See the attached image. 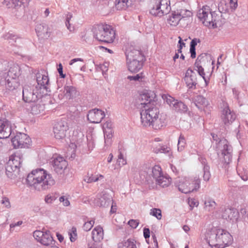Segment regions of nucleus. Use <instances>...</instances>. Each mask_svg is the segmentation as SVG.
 <instances>
[{
  "instance_id": "58836bf2",
  "label": "nucleus",
  "mask_w": 248,
  "mask_h": 248,
  "mask_svg": "<svg viewBox=\"0 0 248 248\" xmlns=\"http://www.w3.org/2000/svg\"><path fill=\"white\" fill-rule=\"evenodd\" d=\"M150 214L156 217L158 219H160L162 217L161 211L159 209H152L150 210Z\"/></svg>"
},
{
  "instance_id": "052dcab7",
  "label": "nucleus",
  "mask_w": 248,
  "mask_h": 248,
  "mask_svg": "<svg viewBox=\"0 0 248 248\" xmlns=\"http://www.w3.org/2000/svg\"><path fill=\"white\" fill-rule=\"evenodd\" d=\"M117 210V205L116 203L113 202L111 205L110 212L111 213H114L116 212Z\"/></svg>"
},
{
  "instance_id": "2f4dec72",
  "label": "nucleus",
  "mask_w": 248,
  "mask_h": 248,
  "mask_svg": "<svg viewBox=\"0 0 248 248\" xmlns=\"http://www.w3.org/2000/svg\"><path fill=\"white\" fill-rule=\"evenodd\" d=\"M118 248H137L135 242L134 240L128 239L126 241L122 242L118 244Z\"/></svg>"
},
{
  "instance_id": "c756f323",
  "label": "nucleus",
  "mask_w": 248,
  "mask_h": 248,
  "mask_svg": "<svg viewBox=\"0 0 248 248\" xmlns=\"http://www.w3.org/2000/svg\"><path fill=\"white\" fill-rule=\"evenodd\" d=\"M130 4V0H115V6L119 10L126 9Z\"/></svg>"
},
{
  "instance_id": "a878e982",
  "label": "nucleus",
  "mask_w": 248,
  "mask_h": 248,
  "mask_svg": "<svg viewBox=\"0 0 248 248\" xmlns=\"http://www.w3.org/2000/svg\"><path fill=\"white\" fill-rule=\"evenodd\" d=\"M36 31L38 36L43 38L47 39L50 36V33L46 26L39 25L36 27Z\"/></svg>"
},
{
  "instance_id": "7ed1b4c3",
  "label": "nucleus",
  "mask_w": 248,
  "mask_h": 248,
  "mask_svg": "<svg viewBox=\"0 0 248 248\" xmlns=\"http://www.w3.org/2000/svg\"><path fill=\"white\" fill-rule=\"evenodd\" d=\"M232 237L227 232L219 229L216 234L209 237L208 243L212 248H224L231 243Z\"/></svg>"
},
{
  "instance_id": "aec40b11",
  "label": "nucleus",
  "mask_w": 248,
  "mask_h": 248,
  "mask_svg": "<svg viewBox=\"0 0 248 248\" xmlns=\"http://www.w3.org/2000/svg\"><path fill=\"white\" fill-rule=\"evenodd\" d=\"M195 104L200 110L205 112L210 110V106L207 100L202 96L199 95L196 97L195 100Z\"/></svg>"
},
{
  "instance_id": "bf43d9fd",
  "label": "nucleus",
  "mask_w": 248,
  "mask_h": 248,
  "mask_svg": "<svg viewBox=\"0 0 248 248\" xmlns=\"http://www.w3.org/2000/svg\"><path fill=\"white\" fill-rule=\"evenodd\" d=\"M198 42H199V40H198L197 39H193L190 43V47H195V46L197 45Z\"/></svg>"
},
{
  "instance_id": "8fccbe9b",
  "label": "nucleus",
  "mask_w": 248,
  "mask_h": 248,
  "mask_svg": "<svg viewBox=\"0 0 248 248\" xmlns=\"http://www.w3.org/2000/svg\"><path fill=\"white\" fill-rule=\"evenodd\" d=\"M225 212L228 214V218L231 219H232L233 217H235V215L237 214V212L231 209H227L225 210Z\"/></svg>"
},
{
  "instance_id": "f8f14e48",
  "label": "nucleus",
  "mask_w": 248,
  "mask_h": 248,
  "mask_svg": "<svg viewBox=\"0 0 248 248\" xmlns=\"http://www.w3.org/2000/svg\"><path fill=\"white\" fill-rule=\"evenodd\" d=\"M33 237L43 245L51 247L55 244V241L49 231H35L33 232Z\"/></svg>"
},
{
  "instance_id": "4468645a",
  "label": "nucleus",
  "mask_w": 248,
  "mask_h": 248,
  "mask_svg": "<svg viewBox=\"0 0 248 248\" xmlns=\"http://www.w3.org/2000/svg\"><path fill=\"white\" fill-rule=\"evenodd\" d=\"M126 60L143 61L144 55L140 50L136 49L134 46H131L128 48L125 52Z\"/></svg>"
},
{
  "instance_id": "13d9d810",
  "label": "nucleus",
  "mask_w": 248,
  "mask_h": 248,
  "mask_svg": "<svg viewBox=\"0 0 248 248\" xmlns=\"http://www.w3.org/2000/svg\"><path fill=\"white\" fill-rule=\"evenodd\" d=\"M179 49L178 50V52L181 53V49L183 46H185V43H184L182 41V38L181 37H179Z\"/></svg>"
},
{
  "instance_id": "9b49d317",
  "label": "nucleus",
  "mask_w": 248,
  "mask_h": 248,
  "mask_svg": "<svg viewBox=\"0 0 248 248\" xmlns=\"http://www.w3.org/2000/svg\"><path fill=\"white\" fill-rule=\"evenodd\" d=\"M22 162V155L20 153H15L9 157L7 163L6 170L7 171L12 173L18 171L21 167Z\"/></svg>"
},
{
  "instance_id": "7c9ffc66",
  "label": "nucleus",
  "mask_w": 248,
  "mask_h": 248,
  "mask_svg": "<svg viewBox=\"0 0 248 248\" xmlns=\"http://www.w3.org/2000/svg\"><path fill=\"white\" fill-rule=\"evenodd\" d=\"M152 175L153 178L155 179V181H156L164 174L162 173L161 167L159 166L155 165L152 168Z\"/></svg>"
},
{
  "instance_id": "c9c22d12",
  "label": "nucleus",
  "mask_w": 248,
  "mask_h": 248,
  "mask_svg": "<svg viewBox=\"0 0 248 248\" xmlns=\"http://www.w3.org/2000/svg\"><path fill=\"white\" fill-rule=\"evenodd\" d=\"M186 145V141L183 135H181L178 142V150L182 151L184 150Z\"/></svg>"
},
{
  "instance_id": "412c9836",
  "label": "nucleus",
  "mask_w": 248,
  "mask_h": 248,
  "mask_svg": "<svg viewBox=\"0 0 248 248\" xmlns=\"http://www.w3.org/2000/svg\"><path fill=\"white\" fill-rule=\"evenodd\" d=\"M128 70L131 73H137L142 67L143 61L126 60Z\"/></svg>"
},
{
  "instance_id": "20e7f679",
  "label": "nucleus",
  "mask_w": 248,
  "mask_h": 248,
  "mask_svg": "<svg viewBox=\"0 0 248 248\" xmlns=\"http://www.w3.org/2000/svg\"><path fill=\"white\" fill-rule=\"evenodd\" d=\"M191 11L186 8H179L171 11L167 17L168 24L172 27L177 26L181 20H186L192 17Z\"/></svg>"
},
{
  "instance_id": "680f3d73",
  "label": "nucleus",
  "mask_w": 248,
  "mask_h": 248,
  "mask_svg": "<svg viewBox=\"0 0 248 248\" xmlns=\"http://www.w3.org/2000/svg\"><path fill=\"white\" fill-rule=\"evenodd\" d=\"M72 17V16L71 15H67L66 21V25L67 27V28L70 30L72 31L70 27V24H69V18Z\"/></svg>"
},
{
  "instance_id": "3c124183",
  "label": "nucleus",
  "mask_w": 248,
  "mask_h": 248,
  "mask_svg": "<svg viewBox=\"0 0 248 248\" xmlns=\"http://www.w3.org/2000/svg\"><path fill=\"white\" fill-rule=\"evenodd\" d=\"M128 225L133 229H136L139 224L138 220L131 219L128 222Z\"/></svg>"
},
{
  "instance_id": "de8ad7c7",
  "label": "nucleus",
  "mask_w": 248,
  "mask_h": 248,
  "mask_svg": "<svg viewBox=\"0 0 248 248\" xmlns=\"http://www.w3.org/2000/svg\"><path fill=\"white\" fill-rule=\"evenodd\" d=\"M1 203L3 205V207L6 209H9L11 207V203L8 198L6 197H3L1 201Z\"/></svg>"
},
{
  "instance_id": "bb28decb",
  "label": "nucleus",
  "mask_w": 248,
  "mask_h": 248,
  "mask_svg": "<svg viewBox=\"0 0 248 248\" xmlns=\"http://www.w3.org/2000/svg\"><path fill=\"white\" fill-rule=\"evenodd\" d=\"M104 178V176L100 174H94L92 173H88L87 175L84 179L85 181L88 183L97 182L99 180H102Z\"/></svg>"
},
{
  "instance_id": "6e6d98bb",
  "label": "nucleus",
  "mask_w": 248,
  "mask_h": 248,
  "mask_svg": "<svg viewBox=\"0 0 248 248\" xmlns=\"http://www.w3.org/2000/svg\"><path fill=\"white\" fill-rule=\"evenodd\" d=\"M58 71L60 74V75L61 78H64L65 77V75L63 74L62 72V65L61 63H59L58 67Z\"/></svg>"
},
{
  "instance_id": "423d86ee",
  "label": "nucleus",
  "mask_w": 248,
  "mask_h": 248,
  "mask_svg": "<svg viewBox=\"0 0 248 248\" xmlns=\"http://www.w3.org/2000/svg\"><path fill=\"white\" fill-rule=\"evenodd\" d=\"M179 190L183 193H188L198 189L200 186L199 178H182L177 184Z\"/></svg>"
},
{
  "instance_id": "5701e85b",
  "label": "nucleus",
  "mask_w": 248,
  "mask_h": 248,
  "mask_svg": "<svg viewBox=\"0 0 248 248\" xmlns=\"http://www.w3.org/2000/svg\"><path fill=\"white\" fill-rule=\"evenodd\" d=\"M92 239L95 242H100L104 237V231L102 227L97 226L95 227L92 232Z\"/></svg>"
},
{
  "instance_id": "cd10ccee",
  "label": "nucleus",
  "mask_w": 248,
  "mask_h": 248,
  "mask_svg": "<svg viewBox=\"0 0 248 248\" xmlns=\"http://www.w3.org/2000/svg\"><path fill=\"white\" fill-rule=\"evenodd\" d=\"M20 75V68L18 65H14L10 69L8 75L12 79H16Z\"/></svg>"
},
{
  "instance_id": "603ef678",
  "label": "nucleus",
  "mask_w": 248,
  "mask_h": 248,
  "mask_svg": "<svg viewBox=\"0 0 248 248\" xmlns=\"http://www.w3.org/2000/svg\"><path fill=\"white\" fill-rule=\"evenodd\" d=\"M59 200L62 203V204L65 206H67L70 205V202L67 198L64 196H62L60 198Z\"/></svg>"
},
{
  "instance_id": "5fc2aeb1",
  "label": "nucleus",
  "mask_w": 248,
  "mask_h": 248,
  "mask_svg": "<svg viewBox=\"0 0 248 248\" xmlns=\"http://www.w3.org/2000/svg\"><path fill=\"white\" fill-rule=\"evenodd\" d=\"M23 223L22 221H18L16 223H13L10 224V230L11 231H13L15 229V228L17 226H20Z\"/></svg>"
},
{
  "instance_id": "f257e3e1",
  "label": "nucleus",
  "mask_w": 248,
  "mask_h": 248,
  "mask_svg": "<svg viewBox=\"0 0 248 248\" xmlns=\"http://www.w3.org/2000/svg\"><path fill=\"white\" fill-rule=\"evenodd\" d=\"M27 184L37 191L49 189L55 184V181L47 170L43 169L32 170L27 176Z\"/></svg>"
},
{
  "instance_id": "a211bd4d",
  "label": "nucleus",
  "mask_w": 248,
  "mask_h": 248,
  "mask_svg": "<svg viewBox=\"0 0 248 248\" xmlns=\"http://www.w3.org/2000/svg\"><path fill=\"white\" fill-rule=\"evenodd\" d=\"M53 168L55 171L62 173L68 166L67 162L62 157L58 156L53 160Z\"/></svg>"
},
{
  "instance_id": "864d4df0",
  "label": "nucleus",
  "mask_w": 248,
  "mask_h": 248,
  "mask_svg": "<svg viewBox=\"0 0 248 248\" xmlns=\"http://www.w3.org/2000/svg\"><path fill=\"white\" fill-rule=\"evenodd\" d=\"M188 202L189 206L191 207V209L194 206H197L199 204L198 202L194 199H189Z\"/></svg>"
},
{
  "instance_id": "f704fd0d",
  "label": "nucleus",
  "mask_w": 248,
  "mask_h": 248,
  "mask_svg": "<svg viewBox=\"0 0 248 248\" xmlns=\"http://www.w3.org/2000/svg\"><path fill=\"white\" fill-rule=\"evenodd\" d=\"M205 209L208 211H213L216 206V203L211 199H208L205 201Z\"/></svg>"
},
{
  "instance_id": "0e129e2a",
  "label": "nucleus",
  "mask_w": 248,
  "mask_h": 248,
  "mask_svg": "<svg viewBox=\"0 0 248 248\" xmlns=\"http://www.w3.org/2000/svg\"><path fill=\"white\" fill-rule=\"evenodd\" d=\"M190 51L191 52V57L192 58H194L196 57V52H195V47H190Z\"/></svg>"
},
{
  "instance_id": "338daca9",
  "label": "nucleus",
  "mask_w": 248,
  "mask_h": 248,
  "mask_svg": "<svg viewBox=\"0 0 248 248\" xmlns=\"http://www.w3.org/2000/svg\"><path fill=\"white\" fill-rule=\"evenodd\" d=\"M222 154H224V156H226V158H228V161H225V162L228 163L231 159V155L228 152H227L226 154L225 153H223ZM224 159H225V160H226L225 158Z\"/></svg>"
},
{
  "instance_id": "e2e57ef3",
  "label": "nucleus",
  "mask_w": 248,
  "mask_h": 248,
  "mask_svg": "<svg viewBox=\"0 0 248 248\" xmlns=\"http://www.w3.org/2000/svg\"><path fill=\"white\" fill-rule=\"evenodd\" d=\"M78 61L83 62V60L81 58H75V59H72L70 62L69 64L72 65L74 62H78Z\"/></svg>"
},
{
  "instance_id": "f03ea898",
  "label": "nucleus",
  "mask_w": 248,
  "mask_h": 248,
  "mask_svg": "<svg viewBox=\"0 0 248 248\" xmlns=\"http://www.w3.org/2000/svg\"><path fill=\"white\" fill-rule=\"evenodd\" d=\"M141 124L144 127L151 125L155 129H159L165 125V118L161 116L159 118V111L156 105L148 107L140 108Z\"/></svg>"
},
{
  "instance_id": "2eb2a0df",
  "label": "nucleus",
  "mask_w": 248,
  "mask_h": 248,
  "mask_svg": "<svg viewBox=\"0 0 248 248\" xmlns=\"http://www.w3.org/2000/svg\"><path fill=\"white\" fill-rule=\"evenodd\" d=\"M236 118L235 113L232 111L229 106L224 107L221 112V119L225 124L232 123Z\"/></svg>"
},
{
  "instance_id": "a19ab883",
  "label": "nucleus",
  "mask_w": 248,
  "mask_h": 248,
  "mask_svg": "<svg viewBox=\"0 0 248 248\" xmlns=\"http://www.w3.org/2000/svg\"><path fill=\"white\" fill-rule=\"evenodd\" d=\"M44 107L40 105H35L31 108V112L34 114H38L41 112V110H43Z\"/></svg>"
},
{
  "instance_id": "6ab92c4d",
  "label": "nucleus",
  "mask_w": 248,
  "mask_h": 248,
  "mask_svg": "<svg viewBox=\"0 0 248 248\" xmlns=\"http://www.w3.org/2000/svg\"><path fill=\"white\" fill-rule=\"evenodd\" d=\"M37 82L39 89L37 90L36 93H43L45 90L46 91V85H47L49 83L48 76L45 75L38 74L37 76Z\"/></svg>"
},
{
  "instance_id": "e433bc0d",
  "label": "nucleus",
  "mask_w": 248,
  "mask_h": 248,
  "mask_svg": "<svg viewBox=\"0 0 248 248\" xmlns=\"http://www.w3.org/2000/svg\"><path fill=\"white\" fill-rule=\"evenodd\" d=\"M162 98L164 101L166 102V103L170 105V106L171 107L173 106V104L174 103L176 102L177 100H175L170 95L167 94H164L162 95Z\"/></svg>"
},
{
  "instance_id": "4d7b16f0",
  "label": "nucleus",
  "mask_w": 248,
  "mask_h": 248,
  "mask_svg": "<svg viewBox=\"0 0 248 248\" xmlns=\"http://www.w3.org/2000/svg\"><path fill=\"white\" fill-rule=\"evenodd\" d=\"M143 235L145 239H147L150 237V232L149 229L145 228L143 229Z\"/></svg>"
},
{
  "instance_id": "09e8293b",
  "label": "nucleus",
  "mask_w": 248,
  "mask_h": 248,
  "mask_svg": "<svg viewBox=\"0 0 248 248\" xmlns=\"http://www.w3.org/2000/svg\"><path fill=\"white\" fill-rule=\"evenodd\" d=\"M238 6V0H230L229 7L232 11H234Z\"/></svg>"
},
{
  "instance_id": "39448f33",
  "label": "nucleus",
  "mask_w": 248,
  "mask_h": 248,
  "mask_svg": "<svg viewBox=\"0 0 248 248\" xmlns=\"http://www.w3.org/2000/svg\"><path fill=\"white\" fill-rule=\"evenodd\" d=\"M94 36L100 41L112 43L115 38V31L108 25L99 26L94 29Z\"/></svg>"
},
{
  "instance_id": "79ce46f5",
  "label": "nucleus",
  "mask_w": 248,
  "mask_h": 248,
  "mask_svg": "<svg viewBox=\"0 0 248 248\" xmlns=\"http://www.w3.org/2000/svg\"><path fill=\"white\" fill-rule=\"evenodd\" d=\"M94 224V220H91L90 221H86L84 223V224L83 226V228L84 230H85V231H89L93 227Z\"/></svg>"
},
{
  "instance_id": "4c0bfd02",
  "label": "nucleus",
  "mask_w": 248,
  "mask_h": 248,
  "mask_svg": "<svg viewBox=\"0 0 248 248\" xmlns=\"http://www.w3.org/2000/svg\"><path fill=\"white\" fill-rule=\"evenodd\" d=\"M71 242L75 241L77 238V232L76 227H73L68 232Z\"/></svg>"
},
{
  "instance_id": "49530a36",
  "label": "nucleus",
  "mask_w": 248,
  "mask_h": 248,
  "mask_svg": "<svg viewBox=\"0 0 248 248\" xmlns=\"http://www.w3.org/2000/svg\"><path fill=\"white\" fill-rule=\"evenodd\" d=\"M188 152L190 155H195L197 154V147L195 143H192L190 144Z\"/></svg>"
},
{
  "instance_id": "b1692460",
  "label": "nucleus",
  "mask_w": 248,
  "mask_h": 248,
  "mask_svg": "<svg viewBox=\"0 0 248 248\" xmlns=\"http://www.w3.org/2000/svg\"><path fill=\"white\" fill-rule=\"evenodd\" d=\"M11 134V127L8 121H4L1 124V139L8 138Z\"/></svg>"
},
{
  "instance_id": "473e14b6",
  "label": "nucleus",
  "mask_w": 248,
  "mask_h": 248,
  "mask_svg": "<svg viewBox=\"0 0 248 248\" xmlns=\"http://www.w3.org/2000/svg\"><path fill=\"white\" fill-rule=\"evenodd\" d=\"M104 132L107 136H111L112 134V124L111 121H107L103 125Z\"/></svg>"
},
{
  "instance_id": "6e6552de",
  "label": "nucleus",
  "mask_w": 248,
  "mask_h": 248,
  "mask_svg": "<svg viewBox=\"0 0 248 248\" xmlns=\"http://www.w3.org/2000/svg\"><path fill=\"white\" fill-rule=\"evenodd\" d=\"M197 16L202 24L207 27H214L215 19L213 18L210 6L204 5L198 10Z\"/></svg>"
},
{
  "instance_id": "393cba45",
  "label": "nucleus",
  "mask_w": 248,
  "mask_h": 248,
  "mask_svg": "<svg viewBox=\"0 0 248 248\" xmlns=\"http://www.w3.org/2000/svg\"><path fill=\"white\" fill-rule=\"evenodd\" d=\"M23 99L26 102H31L35 100L37 95L39 94L31 93L27 88H24L22 91Z\"/></svg>"
},
{
  "instance_id": "ddd939ff",
  "label": "nucleus",
  "mask_w": 248,
  "mask_h": 248,
  "mask_svg": "<svg viewBox=\"0 0 248 248\" xmlns=\"http://www.w3.org/2000/svg\"><path fill=\"white\" fill-rule=\"evenodd\" d=\"M69 130L68 124L64 121L58 122L54 127L53 132L56 139L62 140L64 139Z\"/></svg>"
},
{
  "instance_id": "37998d69",
  "label": "nucleus",
  "mask_w": 248,
  "mask_h": 248,
  "mask_svg": "<svg viewBox=\"0 0 248 248\" xmlns=\"http://www.w3.org/2000/svg\"><path fill=\"white\" fill-rule=\"evenodd\" d=\"M118 163L119 166H124L126 164V160L124 154L120 152L118 157Z\"/></svg>"
},
{
  "instance_id": "a18cd8bd",
  "label": "nucleus",
  "mask_w": 248,
  "mask_h": 248,
  "mask_svg": "<svg viewBox=\"0 0 248 248\" xmlns=\"http://www.w3.org/2000/svg\"><path fill=\"white\" fill-rule=\"evenodd\" d=\"M197 71L199 73V74L204 79L206 85H207L208 81L207 80V79L205 77V73L204 71L203 68L201 66H197Z\"/></svg>"
},
{
  "instance_id": "69168bd1",
  "label": "nucleus",
  "mask_w": 248,
  "mask_h": 248,
  "mask_svg": "<svg viewBox=\"0 0 248 248\" xmlns=\"http://www.w3.org/2000/svg\"><path fill=\"white\" fill-rule=\"evenodd\" d=\"M210 174H209V172H204L203 178L205 180L208 181L210 179Z\"/></svg>"
},
{
  "instance_id": "f3484780",
  "label": "nucleus",
  "mask_w": 248,
  "mask_h": 248,
  "mask_svg": "<svg viewBox=\"0 0 248 248\" xmlns=\"http://www.w3.org/2000/svg\"><path fill=\"white\" fill-rule=\"evenodd\" d=\"M184 80L189 88L195 87L197 84L196 74L191 68L187 69L184 77Z\"/></svg>"
},
{
  "instance_id": "ea45409f",
  "label": "nucleus",
  "mask_w": 248,
  "mask_h": 248,
  "mask_svg": "<svg viewBox=\"0 0 248 248\" xmlns=\"http://www.w3.org/2000/svg\"><path fill=\"white\" fill-rule=\"evenodd\" d=\"M144 77L143 74L142 73H140L138 74H137L136 76H129L127 77V78L131 81H140Z\"/></svg>"
},
{
  "instance_id": "72a5a7b5",
  "label": "nucleus",
  "mask_w": 248,
  "mask_h": 248,
  "mask_svg": "<svg viewBox=\"0 0 248 248\" xmlns=\"http://www.w3.org/2000/svg\"><path fill=\"white\" fill-rule=\"evenodd\" d=\"M173 108L177 111L185 112L187 110V107L181 101H178L174 103L172 106Z\"/></svg>"
},
{
  "instance_id": "c03bdc74",
  "label": "nucleus",
  "mask_w": 248,
  "mask_h": 248,
  "mask_svg": "<svg viewBox=\"0 0 248 248\" xmlns=\"http://www.w3.org/2000/svg\"><path fill=\"white\" fill-rule=\"evenodd\" d=\"M56 196L53 194H49L46 196L45 201L46 203L50 204L52 203L56 199Z\"/></svg>"
},
{
  "instance_id": "9d476101",
  "label": "nucleus",
  "mask_w": 248,
  "mask_h": 248,
  "mask_svg": "<svg viewBox=\"0 0 248 248\" xmlns=\"http://www.w3.org/2000/svg\"><path fill=\"white\" fill-rule=\"evenodd\" d=\"M156 94L154 91L144 90L140 94L139 97L140 108L148 107L151 105H156L155 100Z\"/></svg>"
},
{
  "instance_id": "0eeeda50",
  "label": "nucleus",
  "mask_w": 248,
  "mask_h": 248,
  "mask_svg": "<svg viewBox=\"0 0 248 248\" xmlns=\"http://www.w3.org/2000/svg\"><path fill=\"white\" fill-rule=\"evenodd\" d=\"M170 0H155L150 13L155 16L162 17L170 10Z\"/></svg>"
},
{
  "instance_id": "1a4fd4ad",
  "label": "nucleus",
  "mask_w": 248,
  "mask_h": 248,
  "mask_svg": "<svg viewBox=\"0 0 248 248\" xmlns=\"http://www.w3.org/2000/svg\"><path fill=\"white\" fill-rule=\"evenodd\" d=\"M14 148H28L31 143V138L24 133H17L11 140Z\"/></svg>"
},
{
  "instance_id": "dca6fc26",
  "label": "nucleus",
  "mask_w": 248,
  "mask_h": 248,
  "mask_svg": "<svg viewBox=\"0 0 248 248\" xmlns=\"http://www.w3.org/2000/svg\"><path fill=\"white\" fill-rule=\"evenodd\" d=\"M105 116L104 111L100 109L95 108L89 112L87 118L91 123H99Z\"/></svg>"
},
{
  "instance_id": "c85d7f7f",
  "label": "nucleus",
  "mask_w": 248,
  "mask_h": 248,
  "mask_svg": "<svg viewBox=\"0 0 248 248\" xmlns=\"http://www.w3.org/2000/svg\"><path fill=\"white\" fill-rule=\"evenodd\" d=\"M156 183L162 187H167L170 184L171 178L167 175H163L156 181Z\"/></svg>"
},
{
  "instance_id": "4be33fe9",
  "label": "nucleus",
  "mask_w": 248,
  "mask_h": 248,
  "mask_svg": "<svg viewBox=\"0 0 248 248\" xmlns=\"http://www.w3.org/2000/svg\"><path fill=\"white\" fill-rule=\"evenodd\" d=\"M63 97L66 99H71L78 95V92L73 86H65L63 89Z\"/></svg>"
},
{
  "instance_id": "774afa93",
  "label": "nucleus",
  "mask_w": 248,
  "mask_h": 248,
  "mask_svg": "<svg viewBox=\"0 0 248 248\" xmlns=\"http://www.w3.org/2000/svg\"><path fill=\"white\" fill-rule=\"evenodd\" d=\"M89 248H102V247L100 245L93 244L91 246H90Z\"/></svg>"
}]
</instances>
